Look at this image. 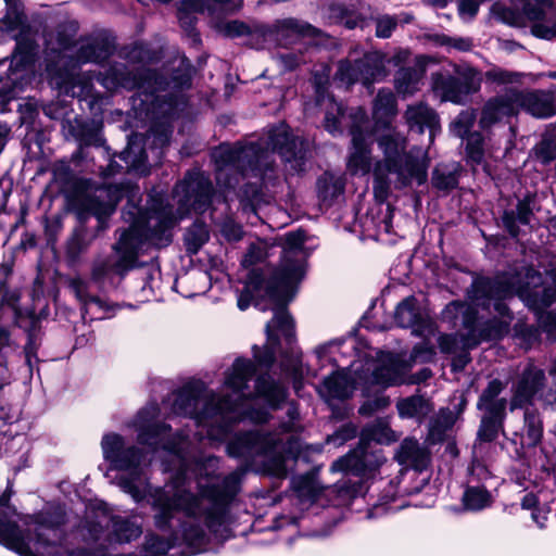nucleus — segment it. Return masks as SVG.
Returning <instances> with one entry per match:
<instances>
[{"label":"nucleus","mask_w":556,"mask_h":556,"mask_svg":"<svg viewBox=\"0 0 556 556\" xmlns=\"http://www.w3.org/2000/svg\"><path fill=\"white\" fill-rule=\"evenodd\" d=\"M390 405L389 397L384 395H378L372 400L366 401L361 407H359V414L369 416L374 413L384 409Z\"/></svg>","instance_id":"nucleus-54"},{"label":"nucleus","mask_w":556,"mask_h":556,"mask_svg":"<svg viewBox=\"0 0 556 556\" xmlns=\"http://www.w3.org/2000/svg\"><path fill=\"white\" fill-rule=\"evenodd\" d=\"M396 27V20L392 16L384 15L377 20L376 35L379 38H389Z\"/></svg>","instance_id":"nucleus-55"},{"label":"nucleus","mask_w":556,"mask_h":556,"mask_svg":"<svg viewBox=\"0 0 556 556\" xmlns=\"http://www.w3.org/2000/svg\"><path fill=\"white\" fill-rule=\"evenodd\" d=\"M433 354V348L428 342H424L422 344L414 348L412 357L415 362L426 363L432 358Z\"/></svg>","instance_id":"nucleus-60"},{"label":"nucleus","mask_w":556,"mask_h":556,"mask_svg":"<svg viewBox=\"0 0 556 556\" xmlns=\"http://www.w3.org/2000/svg\"><path fill=\"white\" fill-rule=\"evenodd\" d=\"M70 287L81 304L83 318H86L88 314L94 315L97 319L109 318L119 308L117 304L110 303L105 299L90 295L88 283L79 277L71 279Z\"/></svg>","instance_id":"nucleus-20"},{"label":"nucleus","mask_w":556,"mask_h":556,"mask_svg":"<svg viewBox=\"0 0 556 556\" xmlns=\"http://www.w3.org/2000/svg\"><path fill=\"white\" fill-rule=\"evenodd\" d=\"M549 276L553 282L549 288H542V276L533 268H525L518 275L504 274L494 279L475 280L470 291L472 303L488 311L492 306L495 315L490 320L481 321L471 304L450 303L444 309V316L460 319L466 332L459 336H440L438 343L441 351L452 353L457 349H472L482 341L500 339L507 333L513 317L503 301L514 294L532 309L540 311L549 306L556 300V268L551 270Z\"/></svg>","instance_id":"nucleus-2"},{"label":"nucleus","mask_w":556,"mask_h":556,"mask_svg":"<svg viewBox=\"0 0 556 556\" xmlns=\"http://www.w3.org/2000/svg\"><path fill=\"white\" fill-rule=\"evenodd\" d=\"M408 370L409 364L400 356L380 352L376 361L366 363V371H370V377L363 379L383 387L401 384L405 381Z\"/></svg>","instance_id":"nucleus-15"},{"label":"nucleus","mask_w":556,"mask_h":556,"mask_svg":"<svg viewBox=\"0 0 556 556\" xmlns=\"http://www.w3.org/2000/svg\"><path fill=\"white\" fill-rule=\"evenodd\" d=\"M77 24L74 22L61 25L55 35V45L52 37L48 40V49L58 53V64H65L68 59L73 67L78 63L100 62L108 56V50L96 41L80 42L74 53L77 42L75 40Z\"/></svg>","instance_id":"nucleus-11"},{"label":"nucleus","mask_w":556,"mask_h":556,"mask_svg":"<svg viewBox=\"0 0 556 556\" xmlns=\"http://www.w3.org/2000/svg\"><path fill=\"white\" fill-rule=\"evenodd\" d=\"M525 431L528 445L534 446L541 442L543 425L539 412L534 408H527L525 412Z\"/></svg>","instance_id":"nucleus-39"},{"label":"nucleus","mask_w":556,"mask_h":556,"mask_svg":"<svg viewBox=\"0 0 556 556\" xmlns=\"http://www.w3.org/2000/svg\"><path fill=\"white\" fill-rule=\"evenodd\" d=\"M304 61L305 60L302 54H296L294 52H283L277 56V62L285 70H293L295 66H298L301 62Z\"/></svg>","instance_id":"nucleus-58"},{"label":"nucleus","mask_w":556,"mask_h":556,"mask_svg":"<svg viewBox=\"0 0 556 556\" xmlns=\"http://www.w3.org/2000/svg\"><path fill=\"white\" fill-rule=\"evenodd\" d=\"M7 13L0 18V38L8 35L16 40L8 74L0 77V99L9 101L17 97L33 81L35 76V45L24 38L26 17L20 0H4Z\"/></svg>","instance_id":"nucleus-9"},{"label":"nucleus","mask_w":556,"mask_h":556,"mask_svg":"<svg viewBox=\"0 0 556 556\" xmlns=\"http://www.w3.org/2000/svg\"><path fill=\"white\" fill-rule=\"evenodd\" d=\"M304 242L303 231L287 233L281 264L270 278L266 279L257 270L250 273L244 290L238 298V307L241 311L247 309L256 298H268L278 304L292 299L296 286L305 275L307 255L303 249Z\"/></svg>","instance_id":"nucleus-6"},{"label":"nucleus","mask_w":556,"mask_h":556,"mask_svg":"<svg viewBox=\"0 0 556 556\" xmlns=\"http://www.w3.org/2000/svg\"><path fill=\"white\" fill-rule=\"evenodd\" d=\"M484 0H459L458 11L460 16L472 18L479 10L480 4Z\"/></svg>","instance_id":"nucleus-59"},{"label":"nucleus","mask_w":556,"mask_h":556,"mask_svg":"<svg viewBox=\"0 0 556 556\" xmlns=\"http://www.w3.org/2000/svg\"><path fill=\"white\" fill-rule=\"evenodd\" d=\"M432 184L437 189L447 191L456 187L457 177L452 170L438 167L433 172Z\"/></svg>","instance_id":"nucleus-53"},{"label":"nucleus","mask_w":556,"mask_h":556,"mask_svg":"<svg viewBox=\"0 0 556 556\" xmlns=\"http://www.w3.org/2000/svg\"><path fill=\"white\" fill-rule=\"evenodd\" d=\"M427 39L434 46L446 47L447 49H456L459 51H468L472 47V42L467 38H452L442 34H431Z\"/></svg>","instance_id":"nucleus-45"},{"label":"nucleus","mask_w":556,"mask_h":556,"mask_svg":"<svg viewBox=\"0 0 556 556\" xmlns=\"http://www.w3.org/2000/svg\"><path fill=\"white\" fill-rule=\"evenodd\" d=\"M345 181L342 175L325 173L317 181L318 195L323 202H331L344 191Z\"/></svg>","instance_id":"nucleus-35"},{"label":"nucleus","mask_w":556,"mask_h":556,"mask_svg":"<svg viewBox=\"0 0 556 556\" xmlns=\"http://www.w3.org/2000/svg\"><path fill=\"white\" fill-rule=\"evenodd\" d=\"M475 121L476 114L472 110L462 111L452 122L450 130L454 136L464 138L469 134V130L473 126Z\"/></svg>","instance_id":"nucleus-46"},{"label":"nucleus","mask_w":556,"mask_h":556,"mask_svg":"<svg viewBox=\"0 0 556 556\" xmlns=\"http://www.w3.org/2000/svg\"><path fill=\"white\" fill-rule=\"evenodd\" d=\"M267 257V245L264 241L251 243L243 256L242 265L248 268L255 266Z\"/></svg>","instance_id":"nucleus-50"},{"label":"nucleus","mask_w":556,"mask_h":556,"mask_svg":"<svg viewBox=\"0 0 556 556\" xmlns=\"http://www.w3.org/2000/svg\"><path fill=\"white\" fill-rule=\"evenodd\" d=\"M187 5L192 11H206L210 16L219 17V15L238 11L242 5V0H188Z\"/></svg>","instance_id":"nucleus-29"},{"label":"nucleus","mask_w":556,"mask_h":556,"mask_svg":"<svg viewBox=\"0 0 556 556\" xmlns=\"http://www.w3.org/2000/svg\"><path fill=\"white\" fill-rule=\"evenodd\" d=\"M518 115L515 100H513V88L504 93L491 98L481 110L479 126L489 129L501 123H507L511 117Z\"/></svg>","instance_id":"nucleus-19"},{"label":"nucleus","mask_w":556,"mask_h":556,"mask_svg":"<svg viewBox=\"0 0 556 556\" xmlns=\"http://www.w3.org/2000/svg\"><path fill=\"white\" fill-rule=\"evenodd\" d=\"M122 197L123 190L119 186H102L85 197L83 206L98 218L100 228H103L104 220L114 212Z\"/></svg>","instance_id":"nucleus-18"},{"label":"nucleus","mask_w":556,"mask_h":556,"mask_svg":"<svg viewBox=\"0 0 556 556\" xmlns=\"http://www.w3.org/2000/svg\"><path fill=\"white\" fill-rule=\"evenodd\" d=\"M532 34L540 38L549 39L556 35V26H546L541 23H535L532 26Z\"/></svg>","instance_id":"nucleus-63"},{"label":"nucleus","mask_w":556,"mask_h":556,"mask_svg":"<svg viewBox=\"0 0 556 556\" xmlns=\"http://www.w3.org/2000/svg\"><path fill=\"white\" fill-rule=\"evenodd\" d=\"M456 73L458 75L456 78L460 80V85L466 97L469 93L476 92L480 88L481 77L476 70L466 67L457 70Z\"/></svg>","instance_id":"nucleus-48"},{"label":"nucleus","mask_w":556,"mask_h":556,"mask_svg":"<svg viewBox=\"0 0 556 556\" xmlns=\"http://www.w3.org/2000/svg\"><path fill=\"white\" fill-rule=\"evenodd\" d=\"M220 231L228 241H239L243 236L241 226L231 220L225 222Z\"/></svg>","instance_id":"nucleus-57"},{"label":"nucleus","mask_w":556,"mask_h":556,"mask_svg":"<svg viewBox=\"0 0 556 556\" xmlns=\"http://www.w3.org/2000/svg\"><path fill=\"white\" fill-rule=\"evenodd\" d=\"M540 323L544 330L548 332L556 330V313L548 312L545 315H542L540 317Z\"/></svg>","instance_id":"nucleus-64"},{"label":"nucleus","mask_w":556,"mask_h":556,"mask_svg":"<svg viewBox=\"0 0 556 556\" xmlns=\"http://www.w3.org/2000/svg\"><path fill=\"white\" fill-rule=\"evenodd\" d=\"M513 100H515L517 113L523 110L540 118H547L555 114L552 101L542 91L513 88Z\"/></svg>","instance_id":"nucleus-22"},{"label":"nucleus","mask_w":556,"mask_h":556,"mask_svg":"<svg viewBox=\"0 0 556 556\" xmlns=\"http://www.w3.org/2000/svg\"><path fill=\"white\" fill-rule=\"evenodd\" d=\"M396 113V101L391 90L382 89L378 92L372 108L374 117L378 123L387 125Z\"/></svg>","instance_id":"nucleus-36"},{"label":"nucleus","mask_w":556,"mask_h":556,"mask_svg":"<svg viewBox=\"0 0 556 556\" xmlns=\"http://www.w3.org/2000/svg\"><path fill=\"white\" fill-rule=\"evenodd\" d=\"M214 28L222 35L230 38L241 37L249 34V27L240 21L224 22L216 17Z\"/></svg>","instance_id":"nucleus-49"},{"label":"nucleus","mask_w":556,"mask_h":556,"mask_svg":"<svg viewBox=\"0 0 556 556\" xmlns=\"http://www.w3.org/2000/svg\"><path fill=\"white\" fill-rule=\"evenodd\" d=\"M141 144L142 137L139 135H132L128 140L127 148L121 153V159L128 165L130 169H134L140 174H146L147 153L142 149Z\"/></svg>","instance_id":"nucleus-32"},{"label":"nucleus","mask_w":556,"mask_h":556,"mask_svg":"<svg viewBox=\"0 0 556 556\" xmlns=\"http://www.w3.org/2000/svg\"><path fill=\"white\" fill-rule=\"evenodd\" d=\"M383 160L374 166V194L377 201L384 202L391 188H404L427 180L429 159L421 148L406 151V138L391 131L378 139Z\"/></svg>","instance_id":"nucleus-5"},{"label":"nucleus","mask_w":556,"mask_h":556,"mask_svg":"<svg viewBox=\"0 0 556 556\" xmlns=\"http://www.w3.org/2000/svg\"><path fill=\"white\" fill-rule=\"evenodd\" d=\"M7 495L0 496V544L20 556H36L41 546L50 545L59 554V530L62 514L43 510L33 517L21 519L9 504Z\"/></svg>","instance_id":"nucleus-8"},{"label":"nucleus","mask_w":556,"mask_h":556,"mask_svg":"<svg viewBox=\"0 0 556 556\" xmlns=\"http://www.w3.org/2000/svg\"><path fill=\"white\" fill-rule=\"evenodd\" d=\"M208 239V230L202 223H194L185 235L187 251L195 254Z\"/></svg>","instance_id":"nucleus-42"},{"label":"nucleus","mask_w":556,"mask_h":556,"mask_svg":"<svg viewBox=\"0 0 556 556\" xmlns=\"http://www.w3.org/2000/svg\"><path fill=\"white\" fill-rule=\"evenodd\" d=\"M488 80L498 85H519L525 78H531L532 75L519 72H511L504 68L495 67L485 73Z\"/></svg>","instance_id":"nucleus-43"},{"label":"nucleus","mask_w":556,"mask_h":556,"mask_svg":"<svg viewBox=\"0 0 556 556\" xmlns=\"http://www.w3.org/2000/svg\"><path fill=\"white\" fill-rule=\"evenodd\" d=\"M283 371L293 378L294 390L299 394L300 392V379L302 377V361L301 356L296 353H292L290 357L282 362Z\"/></svg>","instance_id":"nucleus-51"},{"label":"nucleus","mask_w":556,"mask_h":556,"mask_svg":"<svg viewBox=\"0 0 556 556\" xmlns=\"http://www.w3.org/2000/svg\"><path fill=\"white\" fill-rule=\"evenodd\" d=\"M522 5V13L506 7L501 2H495L492 8V14L503 23L511 26H525L526 20L540 22L544 18L545 10L551 7V0H516Z\"/></svg>","instance_id":"nucleus-16"},{"label":"nucleus","mask_w":556,"mask_h":556,"mask_svg":"<svg viewBox=\"0 0 556 556\" xmlns=\"http://www.w3.org/2000/svg\"><path fill=\"white\" fill-rule=\"evenodd\" d=\"M504 390V384L497 379L489 382L488 387L481 393L477 403L478 409L482 412H505L507 401L506 399H498V395Z\"/></svg>","instance_id":"nucleus-30"},{"label":"nucleus","mask_w":556,"mask_h":556,"mask_svg":"<svg viewBox=\"0 0 556 556\" xmlns=\"http://www.w3.org/2000/svg\"><path fill=\"white\" fill-rule=\"evenodd\" d=\"M383 75L382 55L379 52H370L365 54L363 59L355 61L354 64L350 61L340 62L334 80L346 86L361 81L364 86L369 87Z\"/></svg>","instance_id":"nucleus-12"},{"label":"nucleus","mask_w":556,"mask_h":556,"mask_svg":"<svg viewBox=\"0 0 556 556\" xmlns=\"http://www.w3.org/2000/svg\"><path fill=\"white\" fill-rule=\"evenodd\" d=\"M329 22L332 24H342L352 29L357 26V16L348 11L342 4H332L329 7Z\"/></svg>","instance_id":"nucleus-47"},{"label":"nucleus","mask_w":556,"mask_h":556,"mask_svg":"<svg viewBox=\"0 0 556 556\" xmlns=\"http://www.w3.org/2000/svg\"><path fill=\"white\" fill-rule=\"evenodd\" d=\"M394 318L400 327L412 328L414 334L424 337L427 341L434 334L433 323L421 316L414 296H408L397 304Z\"/></svg>","instance_id":"nucleus-21"},{"label":"nucleus","mask_w":556,"mask_h":556,"mask_svg":"<svg viewBox=\"0 0 556 556\" xmlns=\"http://www.w3.org/2000/svg\"><path fill=\"white\" fill-rule=\"evenodd\" d=\"M270 35L279 45L287 46L300 38L317 37L319 30L303 21L288 17L277 20L271 26Z\"/></svg>","instance_id":"nucleus-23"},{"label":"nucleus","mask_w":556,"mask_h":556,"mask_svg":"<svg viewBox=\"0 0 556 556\" xmlns=\"http://www.w3.org/2000/svg\"><path fill=\"white\" fill-rule=\"evenodd\" d=\"M504 417L505 412H483L478 437L482 441L494 440L502 429Z\"/></svg>","instance_id":"nucleus-37"},{"label":"nucleus","mask_w":556,"mask_h":556,"mask_svg":"<svg viewBox=\"0 0 556 556\" xmlns=\"http://www.w3.org/2000/svg\"><path fill=\"white\" fill-rule=\"evenodd\" d=\"M361 380L362 375L352 378L350 371L342 370L326 378L317 391L328 403L332 400H344L353 393Z\"/></svg>","instance_id":"nucleus-24"},{"label":"nucleus","mask_w":556,"mask_h":556,"mask_svg":"<svg viewBox=\"0 0 556 556\" xmlns=\"http://www.w3.org/2000/svg\"><path fill=\"white\" fill-rule=\"evenodd\" d=\"M406 122L412 129L422 132L425 128L429 129L430 141L433 140L435 131L439 128V118L433 110L424 103L409 105L405 112Z\"/></svg>","instance_id":"nucleus-25"},{"label":"nucleus","mask_w":556,"mask_h":556,"mask_svg":"<svg viewBox=\"0 0 556 556\" xmlns=\"http://www.w3.org/2000/svg\"><path fill=\"white\" fill-rule=\"evenodd\" d=\"M174 200L178 204L174 213L172 206L162 201L151 205L147 216L132 220L127 230L122 231L114 244L116 260L97 257L92 264L91 280L102 287L113 275L124 276L136 265L137 257L146 244L163 247L170 241V228L186 216L191 210L197 213L205 212L212 202V186L210 180L199 172L189 173L177 184Z\"/></svg>","instance_id":"nucleus-3"},{"label":"nucleus","mask_w":556,"mask_h":556,"mask_svg":"<svg viewBox=\"0 0 556 556\" xmlns=\"http://www.w3.org/2000/svg\"><path fill=\"white\" fill-rule=\"evenodd\" d=\"M365 112L359 110L355 114V122L351 128L352 148L348 159V169L352 175L365 176L369 174L372 165L371 149L372 135L365 131L363 123Z\"/></svg>","instance_id":"nucleus-13"},{"label":"nucleus","mask_w":556,"mask_h":556,"mask_svg":"<svg viewBox=\"0 0 556 556\" xmlns=\"http://www.w3.org/2000/svg\"><path fill=\"white\" fill-rule=\"evenodd\" d=\"M464 508L469 511H479L491 506L492 494L482 485H468L463 494Z\"/></svg>","instance_id":"nucleus-34"},{"label":"nucleus","mask_w":556,"mask_h":556,"mask_svg":"<svg viewBox=\"0 0 556 556\" xmlns=\"http://www.w3.org/2000/svg\"><path fill=\"white\" fill-rule=\"evenodd\" d=\"M432 89L440 97L441 101H451L459 104L466 98L460 80L456 77L434 74L432 76Z\"/></svg>","instance_id":"nucleus-27"},{"label":"nucleus","mask_w":556,"mask_h":556,"mask_svg":"<svg viewBox=\"0 0 556 556\" xmlns=\"http://www.w3.org/2000/svg\"><path fill=\"white\" fill-rule=\"evenodd\" d=\"M108 90H115L118 87L126 89H139L143 93L154 94L165 90H180L190 86V70L184 66L170 81L163 76L148 68H140L138 74L125 72L123 68L113 67L108 74L98 78Z\"/></svg>","instance_id":"nucleus-10"},{"label":"nucleus","mask_w":556,"mask_h":556,"mask_svg":"<svg viewBox=\"0 0 556 556\" xmlns=\"http://www.w3.org/2000/svg\"><path fill=\"white\" fill-rule=\"evenodd\" d=\"M293 488L298 497L303 503L312 504L315 502L321 491L317 481L309 476H300L293 480Z\"/></svg>","instance_id":"nucleus-40"},{"label":"nucleus","mask_w":556,"mask_h":556,"mask_svg":"<svg viewBox=\"0 0 556 556\" xmlns=\"http://www.w3.org/2000/svg\"><path fill=\"white\" fill-rule=\"evenodd\" d=\"M534 153L542 164H549L556 157V136L546 134L535 146Z\"/></svg>","instance_id":"nucleus-44"},{"label":"nucleus","mask_w":556,"mask_h":556,"mask_svg":"<svg viewBox=\"0 0 556 556\" xmlns=\"http://www.w3.org/2000/svg\"><path fill=\"white\" fill-rule=\"evenodd\" d=\"M532 215L531 199L526 198L517 205V218L521 224H529L530 216Z\"/></svg>","instance_id":"nucleus-61"},{"label":"nucleus","mask_w":556,"mask_h":556,"mask_svg":"<svg viewBox=\"0 0 556 556\" xmlns=\"http://www.w3.org/2000/svg\"><path fill=\"white\" fill-rule=\"evenodd\" d=\"M170 131L167 128L162 129H151L148 135V140L152 138L153 143L157 144L160 148L166 146L169 141Z\"/></svg>","instance_id":"nucleus-62"},{"label":"nucleus","mask_w":556,"mask_h":556,"mask_svg":"<svg viewBox=\"0 0 556 556\" xmlns=\"http://www.w3.org/2000/svg\"><path fill=\"white\" fill-rule=\"evenodd\" d=\"M396 408L401 418L421 421L432 410L431 403L420 395H413L397 402Z\"/></svg>","instance_id":"nucleus-31"},{"label":"nucleus","mask_w":556,"mask_h":556,"mask_svg":"<svg viewBox=\"0 0 556 556\" xmlns=\"http://www.w3.org/2000/svg\"><path fill=\"white\" fill-rule=\"evenodd\" d=\"M16 344L12 340L8 328L0 326V389L11 380V374L7 366V356L15 351Z\"/></svg>","instance_id":"nucleus-38"},{"label":"nucleus","mask_w":556,"mask_h":556,"mask_svg":"<svg viewBox=\"0 0 556 556\" xmlns=\"http://www.w3.org/2000/svg\"><path fill=\"white\" fill-rule=\"evenodd\" d=\"M466 151L472 163L480 164L483 161V139L479 132L468 135Z\"/></svg>","instance_id":"nucleus-52"},{"label":"nucleus","mask_w":556,"mask_h":556,"mask_svg":"<svg viewBox=\"0 0 556 556\" xmlns=\"http://www.w3.org/2000/svg\"><path fill=\"white\" fill-rule=\"evenodd\" d=\"M89 241L83 232H77L68 243L67 253L72 258H76L80 253L87 250Z\"/></svg>","instance_id":"nucleus-56"},{"label":"nucleus","mask_w":556,"mask_h":556,"mask_svg":"<svg viewBox=\"0 0 556 556\" xmlns=\"http://www.w3.org/2000/svg\"><path fill=\"white\" fill-rule=\"evenodd\" d=\"M396 459L403 466L421 470L427 466L429 455L427 451L420 446L418 441L406 438L396 452Z\"/></svg>","instance_id":"nucleus-26"},{"label":"nucleus","mask_w":556,"mask_h":556,"mask_svg":"<svg viewBox=\"0 0 556 556\" xmlns=\"http://www.w3.org/2000/svg\"><path fill=\"white\" fill-rule=\"evenodd\" d=\"M255 372L252 361L238 358L225 377L224 391L227 394L219 396L202 381H192L175 394L172 409L177 415L193 419L198 428L194 435L199 441L207 438L212 442H220L235 422L244 419L254 424L266 422L269 413L266 408H254L257 399H263L270 408H277L286 400L287 390L264 375L256 379L255 396H251L245 390Z\"/></svg>","instance_id":"nucleus-1"},{"label":"nucleus","mask_w":556,"mask_h":556,"mask_svg":"<svg viewBox=\"0 0 556 556\" xmlns=\"http://www.w3.org/2000/svg\"><path fill=\"white\" fill-rule=\"evenodd\" d=\"M545 380L544 370L533 363H529L514 386L510 409L532 405L534 396L544 388Z\"/></svg>","instance_id":"nucleus-17"},{"label":"nucleus","mask_w":556,"mask_h":556,"mask_svg":"<svg viewBox=\"0 0 556 556\" xmlns=\"http://www.w3.org/2000/svg\"><path fill=\"white\" fill-rule=\"evenodd\" d=\"M289 421L281 425V431L262 433L248 431L237 434L227 445L229 456L242 459L247 466L262 465L264 470L276 477L287 473L286 457L294 455L298 441L290 435L287 441L281 432L299 431L298 408L292 404L288 409Z\"/></svg>","instance_id":"nucleus-7"},{"label":"nucleus","mask_w":556,"mask_h":556,"mask_svg":"<svg viewBox=\"0 0 556 556\" xmlns=\"http://www.w3.org/2000/svg\"><path fill=\"white\" fill-rule=\"evenodd\" d=\"M267 343L263 350L257 346L253 348L254 358L262 366H269L274 362L276 346L281 334L287 343H291L294 337L293 320L285 308H277L274 318L266 325Z\"/></svg>","instance_id":"nucleus-14"},{"label":"nucleus","mask_w":556,"mask_h":556,"mask_svg":"<svg viewBox=\"0 0 556 556\" xmlns=\"http://www.w3.org/2000/svg\"><path fill=\"white\" fill-rule=\"evenodd\" d=\"M421 73L417 70L401 68L396 73L395 86L399 93L413 94L419 88Z\"/></svg>","instance_id":"nucleus-41"},{"label":"nucleus","mask_w":556,"mask_h":556,"mask_svg":"<svg viewBox=\"0 0 556 556\" xmlns=\"http://www.w3.org/2000/svg\"><path fill=\"white\" fill-rule=\"evenodd\" d=\"M321 80L316 81L317 101L326 106L325 128L332 135L341 134L340 117L343 116L342 105L337 103L332 97L324 96Z\"/></svg>","instance_id":"nucleus-28"},{"label":"nucleus","mask_w":556,"mask_h":556,"mask_svg":"<svg viewBox=\"0 0 556 556\" xmlns=\"http://www.w3.org/2000/svg\"><path fill=\"white\" fill-rule=\"evenodd\" d=\"M278 152L294 172L304 169L308 142L290 134L286 124L268 130L267 138L248 146L223 144L213 153L216 164V180L219 187L235 188L239 177H257L267 185L274 175L271 155Z\"/></svg>","instance_id":"nucleus-4"},{"label":"nucleus","mask_w":556,"mask_h":556,"mask_svg":"<svg viewBox=\"0 0 556 556\" xmlns=\"http://www.w3.org/2000/svg\"><path fill=\"white\" fill-rule=\"evenodd\" d=\"M397 439L399 434L390 428L389 421L386 419H378L366 426L361 434L362 442L366 443L375 441L379 444H391Z\"/></svg>","instance_id":"nucleus-33"}]
</instances>
